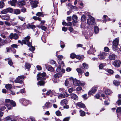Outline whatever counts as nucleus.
Wrapping results in <instances>:
<instances>
[{
	"label": "nucleus",
	"mask_w": 121,
	"mask_h": 121,
	"mask_svg": "<svg viewBox=\"0 0 121 121\" xmlns=\"http://www.w3.org/2000/svg\"><path fill=\"white\" fill-rule=\"evenodd\" d=\"M10 104L14 107L16 105V104L13 101L10 100L9 99H5L4 105L7 107L9 109H10L12 108V106Z\"/></svg>",
	"instance_id": "f257e3e1"
},
{
	"label": "nucleus",
	"mask_w": 121,
	"mask_h": 121,
	"mask_svg": "<svg viewBox=\"0 0 121 121\" xmlns=\"http://www.w3.org/2000/svg\"><path fill=\"white\" fill-rule=\"evenodd\" d=\"M118 38H117L114 40L113 42V46L112 47L114 51H117L118 50Z\"/></svg>",
	"instance_id": "f03ea898"
},
{
	"label": "nucleus",
	"mask_w": 121,
	"mask_h": 121,
	"mask_svg": "<svg viewBox=\"0 0 121 121\" xmlns=\"http://www.w3.org/2000/svg\"><path fill=\"white\" fill-rule=\"evenodd\" d=\"M46 73L45 72L41 73H40L37 75V79L38 80L41 79H45L46 78H47V77H46Z\"/></svg>",
	"instance_id": "7ed1b4c3"
},
{
	"label": "nucleus",
	"mask_w": 121,
	"mask_h": 121,
	"mask_svg": "<svg viewBox=\"0 0 121 121\" xmlns=\"http://www.w3.org/2000/svg\"><path fill=\"white\" fill-rule=\"evenodd\" d=\"M24 78V76L23 75L18 76L17 77L16 80H15V83H23L22 80Z\"/></svg>",
	"instance_id": "20e7f679"
},
{
	"label": "nucleus",
	"mask_w": 121,
	"mask_h": 121,
	"mask_svg": "<svg viewBox=\"0 0 121 121\" xmlns=\"http://www.w3.org/2000/svg\"><path fill=\"white\" fill-rule=\"evenodd\" d=\"M13 9L11 8H8L2 10L1 12L2 14H5L8 13H12L13 12Z\"/></svg>",
	"instance_id": "39448f33"
},
{
	"label": "nucleus",
	"mask_w": 121,
	"mask_h": 121,
	"mask_svg": "<svg viewBox=\"0 0 121 121\" xmlns=\"http://www.w3.org/2000/svg\"><path fill=\"white\" fill-rule=\"evenodd\" d=\"M89 18L87 20V22L88 24L89 25H91L95 22V21L94 18L90 15L89 16Z\"/></svg>",
	"instance_id": "423d86ee"
},
{
	"label": "nucleus",
	"mask_w": 121,
	"mask_h": 121,
	"mask_svg": "<svg viewBox=\"0 0 121 121\" xmlns=\"http://www.w3.org/2000/svg\"><path fill=\"white\" fill-rule=\"evenodd\" d=\"M97 89V87L96 86H94L92 88L91 90L89 91L88 94L89 95H91L94 94L96 91Z\"/></svg>",
	"instance_id": "0eeeda50"
},
{
	"label": "nucleus",
	"mask_w": 121,
	"mask_h": 121,
	"mask_svg": "<svg viewBox=\"0 0 121 121\" xmlns=\"http://www.w3.org/2000/svg\"><path fill=\"white\" fill-rule=\"evenodd\" d=\"M9 37L11 39L13 38L15 39H17L18 38L19 36L17 34H13V33H11L9 36Z\"/></svg>",
	"instance_id": "6e6552de"
},
{
	"label": "nucleus",
	"mask_w": 121,
	"mask_h": 121,
	"mask_svg": "<svg viewBox=\"0 0 121 121\" xmlns=\"http://www.w3.org/2000/svg\"><path fill=\"white\" fill-rule=\"evenodd\" d=\"M121 62L120 60H116L113 62V65L116 67H118L120 66Z\"/></svg>",
	"instance_id": "1a4fd4ad"
},
{
	"label": "nucleus",
	"mask_w": 121,
	"mask_h": 121,
	"mask_svg": "<svg viewBox=\"0 0 121 121\" xmlns=\"http://www.w3.org/2000/svg\"><path fill=\"white\" fill-rule=\"evenodd\" d=\"M83 69V68L82 67H81L80 68L76 69V70L78 73L79 75H82L83 73L84 72Z\"/></svg>",
	"instance_id": "9d476101"
},
{
	"label": "nucleus",
	"mask_w": 121,
	"mask_h": 121,
	"mask_svg": "<svg viewBox=\"0 0 121 121\" xmlns=\"http://www.w3.org/2000/svg\"><path fill=\"white\" fill-rule=\"evenodd\" d=\"M30 39V37L29 36H27L24 39V40H25L26 43V44H27V45L29 47H30L31 45V43L29 41Z\"/></svg>",
	"instance_id": "9b49d317"
},
{
	"label": "nucleus",
	"mask_w": 121,
	"mask_h": 121,
	"mask_svg": "<svg viewBox=\"0 0 121 121\" xmlns=\"http://www.w3.org/2000/svg\"><path fill=\"white\" fill-rule=\"evenodd\" d=\"M69 96V95L66 92L65 93L60 94L58 97V98L61 99L62 98H65V97H67Z\"/></svg>",
	"instance_id": "f8f14e48"
},
{
	"label": "nucleus",
	"mask_w": 121,
	"mask_h": 121,
	"mask_svg": "<svg viewBox=\"0 0 121 121\" xmlns=\"http://www.w3.org/2000/svg\"><path fill=\"white\" fill-rule=\"evenodd\" d=\"M38 2L37 1H31L30 3L31 6L33 8H35L37 6Z\"/></svg>",
	"instance_id": "ddd939ff"
},
{
	"label": "nucleus",
	"mask_w": 121,
	"mask_h": 121,
	"mask_svg": "<svg viewBox=\"0 0 121 121\" xmlns=\"http://www.w3.org/2000/svg\"><path fill=\"white\" fill-rule=\"evenodd\" d=\"M52 106V104L51 103L49 102L46 103L45 105V107H43V109L45 108H50Z\"/></svg>",
	"instance_id": "4468645a"
},
{
	"label": "nucleus",
	"mask_w": 121,
	"mask_h": 121,
	"mask_svg": "<svg viewBox=\"0 0 121 121\" xmlns=\"http://www.w3.org/2000/svg\"><path fill=\"white\" fill-rule=\"evenodd\" d=\"M116 56V55L115 54L111 53L109 55L108 58L111 60H115Z\"/></svg>",
	"instance_id": "2eb2a0df"
},
{
	"label": "nucleus",
	"mask_w": 121,
	"mask_h": 121,
	"mask_svg": "<svg viewBox=\"0 0 121 121\" xmlns=\"http://www.w3.org/2000/svg\"><path fill=\"white\" fill-rule=\"evenodd\" d=\"M70 96L71 98L73 99L74 100H77L78 99V96L75 94H71L70 95Z\"/></svg>",
	"instance_id": "dca6fc26"
},
{
	"label": "nucleus",
	"mask_w": 121,
	"mask_h": 121,
	"mask_svg": "<svg viewBox=\"0 0 121 121\" xmlns=\"http://www.w3.org/2000/svg\"><path fill=\"white\" fill-rule=\"evenodd\" d=\"M80 83V81L77 80L76 79H74L73 81V84L74 86H79Z\"/></svg>",
	"instance_id": "f3484780"
},
{
	"label": "nucleus",
	"mask_w": 121,
	"mask_h": 121,
	"mask_svg": "<svg viewBox=\"0 0 121 121\" xmlns=\"http://www.w3.org/2000/svg\"><path fill=\"white\" fill-rule=\"evenodd\" d=\"M68 103V101L66 99L62 100L60 102V104L62 106H64L67 105Z\"/></svg>",
	"instance_id": "a211bd4d"
},
{
	"label": "nucleus",
	"mask_w": 121,
	"mask_h": 121,
	"mask_svg": "<svg viewBox=\"0 0 121 121\" xmlns=\"http://www.w3.org/2000/svg\"><path fill=\"white\" fill-rule=\"evenodd\" d=\"M56 71L58 72L62 73H65V70L61 68L60 66L57 68Z\"/></svg>",
	"instance_id": "6ab92c4d"
},
{
	"label": "nucleus",
	"mask_w": 121,
	"mask_h": 121,
	"mask_svg": "<svg viewBox=\"0 0 121 121\" xmlns=\"http://www.w3.org/2000/svg\"><path fill=\"white\" fill-rule=\"evenodd\" d=\"M93 46H90V49L88 52V53L90 54H93L96 51L95 48H93Z\"/></svg>",
	"instance_id": "aec40b11"
},
{
	"label": "nucleus",
	"mask_w": 121,
	"mask_h": 121,
	"mask_svg": "<svg viewBox=\"0 0 121 121\" xmlns=\"http://www.w3.org/2000/svg\"><path fill=\"white\" fill-rule=\"evenodd\" d=\"M24 26H26V27L28 29L31 28L32 29H34L36 28L35 26L34 25H32L30 24H28V25H26L25 23L23 24Z\"/></svg>",
	"instance_id": "412c9836"
},
{
	"label": "nucleus",
	"mask_w": 121,
	"mask_h": 121,
	"mask_svg": "<svg viewBox=\"0 0 121 121\" xmlns=\"http://www.w3.org/2000/svg\"><path fill=\"white\" fill-rule=\"evenodd\" d=\"M1 18L2 20L7 21L9 20L10 19L9 16L8 15L2 16L1 17Z\"/></svg>",
	"instance_id": "4be33fe9"
},
{
	"label": "nucleus",
	"mask_w": 121,
	"mask_h": 121,
	"mask_svg": "<svg viewBox=\"0 0 121 121\" xmlns=\"http://www.w3.org/2000/svg\"><path fill=\"white\" fill-rule=\"evenodd\" d=\"M106 55V53L104 52L101 53L99 55V57L101 59H104V56Z\"/></svg>",
	"instance_id": "5701e85b"
},
{
	"label": "nucleus",
	"mask_w": 121,
	"mask_h": 121,
	"mask_svg": "<svg viewBox=\"0 0 121 121\" xmlns=\"http://www.w3.org/2000/svg\"><path fill=\"white\" fill-rule=\"evenodd\" d=\"M46 68L48 70L51 71H52L54 70V69L51 65H46Z\"/></svg>",
	"instance_id": "b1692460"
},
{
	"label": "nucleus",
	"mask_w": 121,
	"mask_h": 121,
	"mask_svg": "<svg viewBox=\"0 0 121 121\" xmlns=\"http://www.w3.org/2000/svg\"><path fill=\"white\" fill-rule=\"evenodd\" d=\"M17 2L16 0H11L9 1V3L12 6H15L16 4V3Z\"/></svg>",
	"instance_id": "393cba45"
},
{
	"label": "nucleus",
	"mask_w": 121,
	"mask_h": 121,
	"mask_svg": "<svg viewBox=\"0 0 121 121\" xmlns=\"http://www.w3.org/2000/svg\"><path fill=\"white\" fill-rule=\"evenodd\" d=\"M77 105L79 107L81 108H84L85 107V104L79 102L77 104Z\"/></svg>",
	"instance_id": "a878e982"
},
{
	"label": "nucleus",
	"mask_w": 121,
	"mask_h": 121,
	"mask_svg": "<svg viewBox=\"0 0 121 121\" xmlns=\"http://www.w3.org/2000/svg\"><path fill=\"white\" fill-rule=\"evenodd\" d=\"M105 93L107 95H110L112 93V91L109 89H107L104 91Z\"/></svg>",
	"instance_id": "bb28decb"
},
{
	"label": "nucleus",
	"mask_w": 121,
	"mask_h": 121,
	"mask_svg": "<svg viewBox=\"0 0 121 121\" xmlns=\"http://www.w3.org/2000/svg\"><path fill=\"white\" fill-rule=\"evenodd\" d=\"M13 12L14 14L17 15L21 13L20 10L18 9H14Z\"/></svg>",
	"instance_id": "cd10ccee"
},
{
	"label": "nucleus",
	"mask_w": 121,
	"mask_h": 121,
	"mask_svg": "<svg viewBox=\"0 0 121 121\" xmlns=\"http://www.w3.org/2000/svg\"><path fill=\"white\" fill-rule=\"evenodd\" d=\"M26 4L24 0H22L19 2L18 4L20 6H22L25 5Z\"/></svg>",
	"instance_id": "c85d7f7f"
},
{
	"label": "nucleus",
	"mask_w": 121,
	"mask_h": 121,
	"mask_svg": "<svg viewBox=\"0 0 121 121\" xmlns=\"http://www.w3.org/2000/svg\"><path fill=\"white\" fill-rule=\"evenodd\" d=\"M62 76V75L61 74L57 73L55 74L54 77L55 78H58L61 77Z\"/></svg>",
	"instance_id": "c756f323"
},
{
	"label": "nucleus",
	"mask_w": 121,
	"mask_h": 121,
	"mask_svg": "<svg viewBox=\"0 0 121 121\" xmlns=\"http://www.w3.org/2000/svg\"><path fill=\"white\" fill-rule=\"evenodd\" d=\"M95 33L96 34H97L99 32V28L97 26H95L94 29Z\"/></svg>",
	"instance_id": "7c9ffc66"
},
{
	"label": "nucleus",
	"mask_w": 121,
	"mask_h": 121,
	"mask_svg": "<svg viewBox=\"0 0 121 121\" xmlns=\"http://www.w3.org/2000/svg\"><path fill=\"white\" fill-rule=\"evenodd\" d=\"M78 17L76 15H73L72 16V19L73 20V21L75 23H76L77 22V19Z\"/></svg>",
	"instance_id": "2f4dec72"
},
{
	"label": "nucleus",
	"mask_w": 121,
	"mask_h": 121,
	"mask_svg": "<svg viewBox=\"0 0 121 121\" xmlns=\"http://www.w3.org/2000/svg\"><path fill=\"white\" fill-rule=\"evenodd\" d=\"M38 27L39 28H41L42 30H43L44 31H45L47 29V28L44 26H41L40 25L38 26Z\"/></svg>",
	"instance_id": "473e14b6"
},
{
	"label": "nucleus",
	"mask_w": 121,
	"mask_h": 121,
	"mask_svg": "<svg viewBox=\"0 0 121 121\" xmlns=\"http://www.w3.org/2000/svg\"><path fill=\"white\" fill-rule=\"evenodd\" d=\"M5 87L8 89H10L12 87V85L10 84H7L6 85Z\"/></svg>",
	"instance_id": "72a5a7b5"
},
{
	"label": "nucleus",
	"mask_w": 121,
	"mask_h": 121,
	"mask_svg": "<svg viewBox=\"0 0 121 121\" xmlns=\"http://www.w3.org/2000/svg\"><path fill=\"white\" fill-rule=\"evenodd\" d=\"M45 82L43 81H39L38 83V85H39L40 86H42L44 85Z\"/></svg>",
	"instance_id": "f704fd0d"
},
{
	"label": "nucleus",
	"mask_w": 121,
	"mask_h": 121,
	"mask_svg": "<svg viewBox=\"0 0 121 121\" xmlns=\"http://www.w3.org/2000/svg\"><path fill=\"white\" fill-rule=\"evenodd\" d=\"M5 4L4 2L2 1H0V8L2 9L4 7Z\"/></svg>",
	"instance_id": "c9c22d12"
},
{
	"label": "nucleus",
	"mask_w": 121,
	"mask_h": 121,
	"mask_svg": "<svg viewBox=\"0 0 121 121\" xmlns=\"http://www.w3.org/2000/svg\"><path fill=\"white\" fill-rule=\"evenodd\" d=\"M82 65L83 66L82 67L84 69H87L88 68V65L86 63H84L82 64Z\"/></svg>",
	"instance_id": "e433bc0d"
},
{
	"label": "nucleus",
	"mask_w": 121,
	"mask_h": 121,
	"mask_svg": "<svg viewBox=\"0 0 121 121\" xmlns=\"http://www.w3.org/2000/svg\"><path fill=\"white\" fill-rule=\"evenodd\" d=\"M32 18L35 20H38L39 21H41V18L36 16H33L32 17Z\"/></svg>",
	"instance_id": "4c0bfd02"
},
{
	"label": "nucleus",
	"mask_w": 121,
	"mask_h": 121,
	"mask_svg": "<svg viewBox=\"0 0 121 121\" xmlns=\"http://www.w3.org/2000/svg\"><path fill=\"white\" fill-rule=\"evenodd\" d=\"M25 67L27 69H29L31 67V65L30 64L28 63H26L25 64Z\"/></svg>",
	"instance_id": "58836bf2"
},
{
	"label": "nucleus",
	"mask_w": 121,
	"mask_h": 121,
	"mask_svg": "<svg viewBox=\"0 0 121 121\" xmlns=\"http://www.w3.org/2000/svg\"><path fill=\"white\" fill-rule=\"evenodd\" d=\"M8 64L10 66H11L13 64V63L12 61L11 58H8Z\"/></svg>",
	"instance_id": "ea45409f"
},
{
	"label": "nucleus",
	"mask_w": 121,
	"mask_h": 121,
	"mask_svg": "<svg viewBox=\"0 0 121 121\" xmlns=\"http://www.w3.org/2000/svg\"><path fill=\"white\" fill-rule=\"evenodd\" d=\"M83 57L84 56H76V58L77 59L83 60Z\"/></svg>",
	"instance_id": "a19ab883"
},
{
	"label": "nucleus",
	"mask_w": 121,
	"mask_h": 121,
	"mask_svg": "<svg viewBox=\"0 0 121 121\" xmlns=\"http://www.w3.org/2000/svg\"><path fill=\"white\" fill-rule=\"evenodd\" d=\"M18 43H20L22 45L24 44H26V42L25 40H23L22 41L18 40Z\"/></svg>",
	"instance_id": "79ce46f5"
},
{
	"label": "nucleus",
	"mask_w": 121,
	"mask_h": 121,
	"mask_svg": "<svg viewBox=\"0 0 121 121\" xmlns=\"http://www.w3.org/2000/svg\"><path fill=\"white\" fill-rule=\"evenodd\" d=\"M29 101L27 100H25L23 101L22 102V104L25 106L27 105L28 104Z\"/></svg>",
	"instance_id": "37998d69"
},
{
	"label": "nucleus",
	"mask_w": 121,
	"mask_h": 121,
	"mask_svg": "<svg viewBox=\"0 0 121 121\" xmlns=\"http://www.w3.org/2000/svg\"><path fill=\"white\" fill-rule=\"evenodd\" d=\"M7 41L6 40H2L1 43V45H0V47H1V46L4 45L7 43Z\"/></svg>",
	"instance_id": "c03bdc74"
},
{
	"label": "nucleus",
	"mask_w": 121,
	"mask_h": 121,
	"mask_svg": "<svg viewBox=\"0 0 121 121\" xmlns=\"http://www.w3.org/2000/svg\"><path fill=\"white\" fill-rule=\"evenodd\" d=\"M80 115L82 116H84L85 115V112L82 110H80Z\"/></svg>",
	"instance_id": "a18cd8bd"
},
{
	"label": "nucleus",
	"mask_w": 121,
	"mask_h": 121,
	"mask_svg": "<svg viewBox=\"0 0 121 121\" xmlns=\"http://www.w3.org/2000/svg\"><path fill=\"white\" fill-rule=\"evenodd\" d=\"M36 15L38 16H41L43 17L44 15L42 14V13L41 12H38L36 14Z\"/></svg>",
	"instance_id": "49530a36"
},
{
	"label": "nucleus",
	"mask_w": 121,
	"mask_h": 121,
	"mask_svg": "<svg viewBox=\"0 0 121 121\" xmlns=\"http://www.w3.org/2000/svg\"><path fill=\"white\" fill-rule=\"evenodd\" d=\"M113 84L115 85L118 86L119 85L120 82L118 81L114 80L113 81Z\"/></svg>",
	"instance_id": "de8ad7c7"
},
{
	"label": "nucleus",
	"mask_w": 121,
	"mask_h": 121,
	"mask_svg": "<svg viewBox=\"0 0 121 121\" xmlns=\"http://www.w3.org/2000/svg\"><path fill=\"white\" fill-rule=\"evenodd\" d=\"M56 115L58 116H60L61 115V112L58 110L56 112Z\"/></svg>",
	"instance_id": "09e8293b"
},
{
	"label": "nucleus",
	"mask_w": 121,
	"mask_h": 121,
	"mask_svg": "<svg viewBox=\"0 0 121 121\" xmlns=\"http://www.w3.org/2000/svg\"><path fill=\"white\" fill-rule=\"evenodd\" d=\"M18 17L19 19L21 21H25V18L23 17L19 16H18Z\"/></svg>",
	"instance_id": "8fccbe9b"
},
{
	"label": "nucleus",
	"mask_w": 121,
	"mask_h": 121,
	"mask_svg": "<svg viewBox=\"0 0 121 121\" xmlns=\"http://www.w3.org/2000/svg\"><path fill=\"white\" fill-rule=\"evenodd\" d=\"M86 17L85 16H82L81 18V20L82 21H85L86 20Z\"/></svg>",
	"instance_id": "3c124183"
},
{
	"label": "nucleus",
	"mask_w": 121,
	"mask_h": 121,
	"mask_svg": "<svg viewBox=\"0 0 121 121\" xmlns=\"http://www.w3.org/2000/svg\"><path fill=\"white\" fill-rule=\"evenodd\" d=\"M107 71L108 73L111 74H113L114 72L111 69H108Z\"/></svg>",
	"instance_id": "603ef678"
},
{
	"label": "nucleus",
	"mask_w": 121,
	"mask_h": 121,
	"mask_svg": "<svg viewBox=\"0 0 121 121\" xmlns=\"http://www.w3.org/2000/svg\"><path fill=\"white\" fill-rule=\"evenodd\" d=\"M76 55L73 53H72L70 55V57L72 59L76 58Z\"/></svg>",
	"instance_id": "864d4df0"
},
{
	"label": "nucleus",
	"mask_w": 121,
	"mask_h": 121,
	"mask_svg": "<svg viewBox=\"0 0 121 121\" xmlns=\"http://www.w3.org/2000/svg\"><path fill=\"white\" fill-rule=\"evenodd\" d=\"M21 12L23 13H25L26 12V9L24 7L22 8L21 9Z\"/></svg>",
	"instance_id": "5fc2aeb1"
},
{
	"label": "nucleus",
	"mask_w": 121,
	"mask_h": 121,
	"mask_svg": "<svg viewBox=\"0 0 121 121\" xmlns=\"http://www.w3.org/2000/svg\"><path fill=\"white\" fill-rule=\"evenodd\" d=\"M116 112L117 113L121 112V108L120 107L117 108L116 110Z\"/></svg>",
	"instance_id": "6e6d98bb"
},
{
	"label": "nucleus",
	"mask_w": 121,
	"mask_h": 121,
	"mask_svg": "<svg viewBox=\"0 0 121 121\" xmlns=\"http://www.w3.org/2000/svg\"><path fill=\"white\" fill-rule=\"evenodd\" d=\"M82 89V88L80 86H78L76 89V90L78 91H81Z\"/></svg>",
	"instance_id": "4d7b16f0"
},
{
	"label": "nucleus",
	"mask_w": 121,
	"mask_h": 121,
	"mask_svg": "<svg viewBox=\"0 0 121 121\" xmlns=\"http://www.w3.org/2000/svg\"><path fill=\"white\" fill-rule=\"evenodd\" d=\"M11 25H12L13 26H14L17 25V22H14L13 21H11Z\"/></svg>",
	"instance_id": "13d9d810"
},
{
	"label": "nucleus",
	"mask_w": 121,
	"mask_h": 121,
	"mask_svg": "<svg viewBox=\"0 0 121 121\" xmlns=\"http://www.w3.org/2000/svg\"><path fill=\"white\" fill-rule=\"evenodd\" d=\"M31 51H34L35 49V48L33 46H31L29 49Z\"/></svg>",
	"instance_id": "bf43d9fd"
},
{
	"label": "nucleus",
	"mask_w": 121,
	"mask_h": 121,
	"mask_svg": "<svg viewBox=\"0 0 121 121\" xmlns=\"http://www.w3.org/2000/svg\"><path fill=\"white\" fill-rule=\"evenodd\" d=\"M69 83V80L67 79L65 82V86H68V84Z\"/></svg>",
	"instance_id": "052dcab7"
},
{
	"label": "nucleus",
	"mask_w": 121,
	"mask_h": 121,
	"mask_svg": "<svg viewBox=\"0 0 121 121\" xmlns=\"http://www.w3.org/2000/svg\"><path fill=\"white\" fill-rule=\"evenodd\" d=\"M70 118V117H67L64 118L63 121H69Z\"/></svg>",
	"instance_id": "680f3d73"
},
{
	"label": "nucleus",
	"mask_w": 121,
	"mask_h": 121,
	"mask_svg": "<svg viewBox=\"0 0 121 121\" xmlns=\"http://www.w3.org/2000/svg\"><path fill=\"white\" fill-rule=\"evenodd\" d=\"M17 46L16 44H13L11 45V47L12 48H17Z\"/></svg>",
	"instance_id": "e2e57ef3"
},
{
	"label": "nucleus",
	"mask_w": 121,
	"mask_h": 121,
	"mask_svg": "<svg viewBox=\"0 0 121 121\" xmlns=\"http://www.w3.org/2000/svg\"><path fill=\"white\" fill-rule=\"evenodd\" d=\"M87 94H86L82 95V96L84 99H87Z\"/></svg>",
	"instance_id": "0e129e2a"
},
{
	"label": "nucleus",
	"mask_w": 121,
	"mask_h": 121,
	"mask_svg": "<svg viewBox=\"0 0 121 121\" xmlns=\"http://www.w3.org/2000/svg\"><path fill=\"white\" fill-rule=\"evenodd\" d=\"M118 105H120L121 104V100L120 99H119L116 102Z\"/></svg>",
	"instance_id": "69168bd1"
},
{
	"label": "nucleus",
	"mask_w": 121,
	"mask_h": 121,
	"mask_svg": "<svg viewBox=\"0 0 121 121\" xmlns=\"http://www.w3.org/2000/svg\"><path fill=\"white\" fill-rule=\"evenodd\" d=\"M73 87L69 88L68 89V91L70 93H72L73 91Z\"/></svg>",
	"instance_id": "338daca9"
},
{
	"label": "nucleus",
	"mask_w": 121,
	"mask_h": 121,
	"mask_svg": "<svg viewBox=\"0 0 121 121\" xmlns=\"http://www.w3.org/2000/svg\"><path fill=\"white\" fill-rule=\"evenodd\" d=\"M104 66V65L103 64H100L99 66V68L100 69H102Z\"/></svg>",
	"instance_id": "774afa93"
}]
</instances>
